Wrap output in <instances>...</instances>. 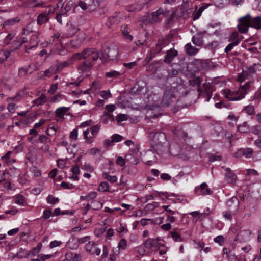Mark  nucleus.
Instances as JSON below:
<instances>
[{
	"mask_svg": "<svg viewBox=\"0 0 261 261\" xmlns=\"http://www.w3.org/2000/svg\"><path fill=\"white\" fill-rule=\"evenodd\" d=\"M185 49L186 53L190 56L194 55L198 51V49L192 46L190 43L185 45Z\"/></svg>",
	"mask_w": 261,
	"mask_h": 261,
	"instance_id": "6ab92c4d",
	"label": "nucleus"
},
{
	"mask_svg": "<svg viewBox=\"0 0 261 261\" xmlns=\"http://www.w3.org/2000/svg\"><path fill=\"white\" fill-rule=\"evenodd\" d=\"M166 45V41L163 40H159L158 43L156 45V52L157 53H160L162 49Z\"/></svg>",
	"mask_w": 261,
	"mask_h": 261,
	"instance_id": "473e14b6",
	"label": "nucleus"
},
{
	"mask_svg": "<svg viewBox=\"0 0 261 261\" xmlns=\"http://www.w3.org/2000/svg\"><path fill=\"white\" fill-rule=\"evenodd\" d=\"M77 31V29L75 27L72 26V25H70L68 28V33L67 35V37H71L76 33Z\"/></svg>",
	"mask_w": 261,
	"mask_h": 261,
	"instance_id": "a19ab883",
	"label": "nucleus"
},
{
	"mask_svg": "<svg viewBox=\"0 0 261 261\" xmlns=\"http://www.w3.org/2000/svg\"><path fill=\"white\" fill-rule=\"evenodd\" d=\"M10 55V51L8 50H0V63L5 61Z\"/></svg>",
	"mask_w": 261,
	"mask_h": 261,
	"instance_id": "393cba45",
	"label": "nucleus"
},
{
	"mask_svg": "<svg viewBox=\"0 0 261 261\" xmlns=\"http://www.w3.org/2000/svg\"><path fill=\"white\" fill-rule=\"evenodd\" d=\"M244 110L246 111V112L248 115H252L254 113V107L251 105H249V106H246Z\"/></svg>",
	"mask_w": 261,
	"mask_h": 261,
	"instance_id": "8fccbe9b",
	"label": "nucleus"
},
{
	"mask_svg": "<svg viewBox=\"0 0 261 261\" xmlns=\"http://www.w3.org/2000/svg\"><path fill=\"white\" fill-rule=\"evenodd\" d=\"M69 110V107H62L58 108L56 110L55 113L58 117L62 118Z\"/></svg>",
	"mask_w": 261,
	"mask_h": 261,
	"instance_id": "412c9836",
	"label": "nucleus"
},
{
	"mask_svg": "<svg viewBox=\"0 0 261 261\" xmlns=\"http://www.w3.org/2000/svg\"><path fill=\"white\" fill-rule=\"evenodd\" d=\"M203 35L202 33H198L192 38L193 43L197 46H201L203 44Z\"/></svg>",
	"mask_w": 261,
	"mask_h": 261,
	"instance_id": "a211bd4d",
	"label": "nucleus"
},
{
	"mask_svg": "<svg viewBox=\"0 0 261 261\" xmlns=\"http://www.w3.org/2000/svg\"><path fill=\"white\" fill-rule=\"evenodd\" d=\"M145 5L144 3H140V4H135L130 6L128 8L129 11H136L141 10Z\"/></svg>",
	"mask_w": 261,
	"mask_h": 261,
	"instance_id": "c85d7f7f",
	"label": "nucleus"
},
{
	"mask_svg": "<svg viewBox=\"0 0 261 261\" xmlns=\"http://www.w3.org/2000/svg\"><path fill=\"white\" fill-rule=\"evenodd\" d=\"M89 134V130L88 129L84 130L83 132L84 138L86 140V142L88 143H91L93 141V139H92L91 137H88Z\"/></svg>",
	"mask_w": 261,
	"mask_h": 261,
	"instance_id": "58836bf2",
	"label": "nucleus"
},
{
	"mask_svg": "<svg viewBox=\"0 0 261 261\" xmlns=\"http://www.w3.org/2000/svg\"><path fill=\"white\" fill-rule=\"evenodd\" d=\"M238 41H236L235 42H233L230 44H229L225 49V51L226 53H228L231 50V49L233 48L234 46L238 45Z\"/></svg>",
	"mask_w": 261,
	"mask_h": 261,
	"instance_id": "09e8293b",
	"label": "nucleus"
},
{
	"mask_svg": "<svg viewBox=\"0 0 261 261\" xmlns=\"http://www.w3.org/2000/svg\"><path fill=\"white\" fill-rule=\"evenodd\" d=\"M95 246V243L93 241H89L88 243L85 245V248L86 251L89 252L92 254H94L93 252H92V250L93 248Z\"/></svg>",
	"mask_w": 261,
	"mask_h": 261,
	"instance_id": "e433bc0d",
	"label": "nucleus"
},
{
	"mask_svg": "<svg viewBox=\"0 0 261 261\" xmlns=\"http://www.w3.org/2000/svg\"><path fill=\"white\" fill-rule=\"evenodd\" d=\"M249 27L256 29L261 28V17L252 18L249 14L239 19L238 29L241 33H245L248 30Z\"/></svg>",
	"mask_w": 261,
	"mask_h": 261,
	"instance_id": "f03ea898",
	"label": "nucleus"
},
{
	"mask_svg": "<svg viewBox=\"0 0 261 261\" xmlns=\"http://www.w3.org/2000/svg\"><path fill=\"white\" fill-rule=\"evenodd\" d=\"M61 187L65 189H72L74 188L72 184H68L65 181H63L61 183Z\"/></svg>",
	"mask_w": 261,
	"mask_h": 261,
	"instance_id": "052dcab7",
	"label": "nucleus"
},
{
	"mask_svg": "<svg viewBox=\"0 0 261 261\" xmlns=\"http://www.w3.org/2000/svg\"><path fill=\"white\" fill-rule=\"evenodd\" d=\"M27 73H28V70L25 68L22 67L19 69L18 75L20 77H23L25 75H27Z\"/></svg>",
	"mask_w": 261,
	"mask_h": 261,
	"instance_id": "774afa93",
	"label": "nucleus"
},
{
	"mask_svg": "<svg viewBox=\"0 0 261 261\" xmlns=\"http://www.w3.org/2000/svg\"><path fill=\"white\" fill-rule=\"evenodd\" d=\"M71 59H72V62H73V60L84 59L85 58L83 56L82 53H79L73 55Z\"/></svg>",
	"mask_w": 261,
	"mask_h": 261,
	"instance_id": "864d4df0",
	"label": "nucleus"
},
{
	"mask_svg": "<svg viewBox=\"0 0 261 261\" xmlns=\"http://www.w3.org/2000/svg\"><path fill=\"white\" fill-rule=\"evenodd\" d=\"M175 19H177L176 14L173 12L169 18L166 21V25L168 27H170L174 22Z\"/></svg>",
	"mask_w": 261,
	"mask_h": 261,
	"instance_id": "c9c22d12",
	"label": "nucleus"
},
{
	"mask_svg": "<svg viewBox=\"0 0 261 261\" xmlns=\"http://www.w3.org/2000/svg\"><path fill=\"white\" fill-rule=\"evenodd\" d=\"M15 202L19 205H23L25 202V198L21 195H17L15 196Z\"/></svg>",
	"mask_w": 261,
	"mask_h": 261,
	"instance_id": "4c0bfd02",
	"label": "nucleus"
},
{
	"mask_svg": "<svg viewBox=\"0 0 261 261\" xmlns=\"http://www.w3.org/2000/svg\"><path fill=\"white\" fill-rule=\"evenodd\" d=\"M178 88L171 87L167 88L164 92L161 105L163 107H168L176 100Z\"/></svg>",
	"mask_w": 261,
	"mask_h": 261,
	"instance_id": "7ed1b4c3",
	"label": "nucleus"
},
{
	"mask_svg": "<svg viewBox=\"0 0 261 261\" xmlns=\"http://www.w3.org/2000/svg\"><path fill=\"white\" fill-rule=\"evenodd\" d=\"M99 95L101 97L105 99L112 97V94L109 90L101 91L99 92Z\"/></svg>",
	"mask_w": 261,
	"mask_h": 261,
	"instance_id": "79ce46f5",
	"label": "nucleus"
},
{
	"mask_svg": "<svg viewBox=\"0 0 261 261\" xmlns=\"http://www.w3.org/2000/svg\"><path fill=\"white\" fill-rule=\"evenodd\" d=\"M204 8L203 7H201L199 8V9L197 11L195 12L193 15V20H196L198 19L199 17L201 16L202 12L204 10Z\"/></svg>",
	"mask_w": 261,
	"mask_h": 261,
	"instance_id": "a18cd8bd",
	"label": "nucleus"
},
{
	"mask_svg": "<svg viewBox=\"0 0 261 261\" xmlns=\"http://www.w3.org/2000/svg\"><path fill=\"white\" fill-rule=\"evenodd\" d=\"M82 53L85 59H86L93 54V51L91 49L86 48Z\"/></svg>",
	"mask_w": 261,
	"mask_h": 261,
	"instance_id": "4d7b16f0",
	"label": "nucleus"
},
{
	"mask_svg": "<svg viewBox=\"0 0 261 261\" xmlns=\"http://www.w3.org/2000/svg\"><path fill=\"white\" fill-rule=\"evenodd\" d=\"M169 11L167 9L160 8L151 14L149 20L151 23L158 22L160 21L163 16L167 15Z\"/></svg>",
	"mask_w": 261,
	"mask_h": 261,
	"instance_id": "39448f33",
	"label": "nucleus"
},
{
	"mask_svg": "<svg viewBox=\"0 0 261 261\" xmlns=\"http://www.w3.org/2000/svg\"><path fill=\"white\" fill-rule=\"evenodd\" d=\"M121 30L123 37L130 41L133 40V36L129 34L128 28L127 25H123L121 28Z\"/></svg>",
	"mask_w": 261,
	"mask_h": 261,
	"instance_id": "5701e85b",
	"label": "nucleus"
},
{
	"mask_svg": "<svg viewBox=\"0 0 261 261\" xmlns=\"http://www.w3.org/2000/svg\"><path fill=\"white\" fill-rule=\"evenodd\" d=\"M128 116L126 114H119L116 116V120L118 122L127 120Z\"/></svg>",
	"mask_w": 261,
	"mask_h": 261,
	"instance_id": "3c124183",
	"label": "nucleus"
},
{
	"mask_svg": "<svg viewBox=\"0 0 261 261\" xmlns=\"http://www.w3.org/2000/svg\"><path fill=\"white\" fill-rule=\"evenodd\" d=\"M251 232L248 229H245L240 231L234 239L235 241H238L240 242H245L251 239Z\"/></svg>",
	"mask_w": 261,
	"mask_h": 261,
	"instance_id": "6e6552de",
	"label": "nucleus"
},
{
	"mask_svg": "<svg viewBox=\"0 0 261 261\" xmlns=\"http://www.w3.org/2000/svg\"><path fill=\"white\" fill-rule=\"evenodd\" d=\"M248 191L250 194L252 193L254 195H261V181H258L250 184L248 186Z\"/></svg>",
	"mask_w": 261,
	"mask_h": 261,
	"instance_id": "9d476101",
	"label": "nucleus"
},
{
	"mask_svg": "<svg viewBox=\"0 0 261 261\" xmlns=\"http://www.w3.org/2000/svg\"><path fill=\"white\" fill-rule=\"evenodd\" d=\"M73 6V2L69 1L65 4L63 8L60 12L61 13V14L65 15L67 13V12L72 9Z\"/></svg>",
	"mask_w": 261,
	"mask_h": 261,
	"instance_id": "b1692460",
	"label": "nucleus"
},
{
	"mask_svg": "<svg viewBox=\"0 0 261 261\" xmlns=\"http://www.w3.org/2000/svg\"><path fill=\"white\" fill-rule=\"evenodd\" d=\"M62 244V242L60 241L54 240L51 241L49 244V247L53 248L56 247L60 246Z\"/></svg>",
	"mask_w": 261,
	"mask_h": 261,
	"instance_id": "6e6d98bb",
	"label": "nucleus"
},
{
	"mask_svg": "<svg viewBox=\"0 0 261 261\" xmlns=\"http://www.w3.org/2000/svg\"><path fill=\"white\" fill-rule=\"evenodd\" d=\"M171 236L172 239L176 242H181L182 239H181L180 236L177 232L174 231L171 232Z\"/></svg>",
	"mask_w": 261,
	"mask_h": 261,
	"instance_id": "de8ad7c7",
	"label": "nucleus"
},
{
	"mask_svg": "<svg viewBox=\"0 0 261 261\" xmlns=\"http://www.w3.org/2000/svg\"><path fill=\"white\" fill-rule=\"evenodd\" d=\"M16 109L15 104L14 103H9L7 106L8 111L11 113H14Z\"/></svg>",
	"mask_w": 261,
	"mask_h": 261,
	"instance_id": "69168bd1",
	"label": "nucleus"
},
{
	"mask_svg": "<svg viewBox=\"0 0 261 261\" xmlns=\"http://www.w3.org/2000/svg\"><path fill=\"white\" fill-rule=\"evenodd\" d=\"M87 196L88 201H89V200H93V199H95L97 196V193L96 192L92 191V192H91L89 193H88L87 195Z\"/></svg>",
	"mask_w": 261,
	"mask_h": 261,
	"instance_id": "680f3d73",
	"label": "nucleus"
},
{
	"mask_svg": "<svg viewBox=\"0 0 261 261\" xmlns=\"http://www.w3.org/2000/svg\"><path fill=\"white\" fill-rule=\"evenodd\" d=\"M93 65L91 62L88 60H85L77 66V70L82 73H85L90 71L92 68Z\"/></svg>",
	"mask_w": 261,
	"mask_h": 261,
	"instance_id": "9b49d317",
	"label": "nucleus"
},
{
	"mask_svg": "<svg viewBox=\"0 0 261 261\" xmlns=\"http://www.w3.org/2000/svg\"><path fill=\"white\" fill-rule=\"evenodd\" d=\"M57 72V71L56 70V67H55V66L54 65V66L50 67L47 70H46L44 72L43 76L49 77L53 74H54Z\"/></svg>",
	"mask_w": 261,
	"mask_h": 261,
	"instance_id": "cd10ccee",
	"label": "nucleus"
},
{
	"mask_svg": "<svg viewBox=\"0 0 261 261\" xmlns=\"http://www.w3.org/2000/svg\"><path fill=\"white\" fill-rule=\"evenodd\" d=\"M261 70V64H254L253 66L247 67L245 70H244V73L247 75H249L255 73L256 71Z\"/></svg>",
	"mask_w": 261,
	"mask_h": 261,
	"instance_id": "ddd939ff",
	"label": "nucleus"
},
{
	"mask_svg": "<svg viewBox=\"0 0 261 261\" xmlns=\"http://www.w3.org/2000/svg\"><path fill=\"white\" fill-rule=\"evenodd\" d=\"M144 246L146 249H151L152 247H158L163 246L162 243V239L158 237L156 238H148L144 242Z\"/></svg>",
	"mask_w": 261,
	"mask_h": 261,
	"instance_id": "423d86ee",
	"label": "nucleus"
},
{
	"mask_svg": "<svg viewBox=\"0 0 261 261\" xmlns=\"http://www.w3.org/2000/svg\"><path fill=\"white\" fill-rule=\"evenodd\" d=\"M17 257L19 258H27V252L25 250L21 249L17 253Z\"/></svg>",
	"mask_w": 261,
	"mask_h": 261,
	"instance_id": "13d9d810",
	"label": "nucleus"
},
{
	"mask_svg": "<svg viewBox=\"0 0 261 261\" xmlns=\"http://www.w3.org/2000/svg\"><path fill=\"white\" fill-rule=\"evenodd\" d=\"M20 19L18 17H15L6 20L4 22L3 24L5 26H12L18 23Z\"/></svg>",
	"mask_w": 261,
	"mask_h": 261,
	"instance_id": "bb28decb",
	"label": "nucleus"
},
{
	"mask_svg": "<svg viewBox=\"0 0 261 261\" xmlns=\"http://www.w3.org/2000/svg\"><path fill=\"white\" fill-rule=\"evenodd\" d=\"M123 137L119 134H114L112 136L114 142H118L122 140Z\"/></svg>",
	"mask_w": 261,
	"mask_h": 261,
	"instance_id": "338daca9",
	"label": "nucleus"
},
{
	"mask_svg": "<svg viewBox=\"0 0 261 261\" xmlns=\"http://www.w3.org/2000/svg\"><path fill=\"white\" fill-rule=\"evenodd\" d=\"M238 36H239V34L238 33H236V32L232 33L229 37V41H231L232 42L237 41H238V44H239V42H240V40L238 38Z\"/></svg>",
	"mask_w": 261,
	"mask_h": 261,
	"instance_id": "c03bdc74",
	"label": "nucleus"
},
{
	"mask_svg": "<svg viewBox=\"0 0 261 261\" xmlns=\"http://www.w3.org/2000/svg\"><path fill=\"white\" fill-rule=\"evenodd\" d=\"M32 39L36 40V41L34 42V43L32 44V45H30L29 47L28 48L27 46H25V51L27 52H28L29 49H31L36 46H37L38 44V40H37V37L36 35H33L32 36Z\"/></svg>",
	"mask_w": 261,
	"mask_h": 261,
	"instance_id": "ea45409f",
	"label": "nucleus"
},
{
	"mask_svg": "<svg viewBox=\"0 0 261 261\" xmlns=\"http://www.w3.org/2000/svg\"><path fill=\"white\" fill-rule=\"evenodd\" d=\"M253 83L252 82H246L244 85L241 86L238 90L234 91V98L233 99L236 100H239L243 99L247 92V90Z\"/></svg>",
	"mask_w": 261,
	"mask_h": 261,
	"instance_id": "20e7f679",
	"label": "nucleus"
},
{
	"mask_svg": "<svg viewBox=\"0 0 261 261\" xmlns=\"http://www.w3.org/2000/svg\"><path fill=\"white\" fill-rule=\"evenodd\" d=\"M214 241L216 243H219L221 245H222L224 241V238L223 236H218L214 238Z\"/></svg>",
	"mask_w": 261,
	"mask_h": 261,
	"instance_id": "bf43d9fd",
	"label": "nucleus"
},
{
	"mask_svg": "<svg viewBox=\"0 0 261 261\" xmlns=\"http://www.w3.org/2000/svg\"><path fill=\"white\" fill-rule=\"evenodd\" d=\"M108 77H117L120 75V73L116 71H111L106 73Z\"/></svg>",
	"mask_w": 261,
	"mask_h": 261,
	"instance_id": "49530a36",
	"label": "nucleus"
},
{
	"mask_svg": "<svg viewBox=\"0 0 261 261\" xmlns=\"http://www.w3.org/2000/svg\"><path fill=\"white\" fill-rule=\"evenodd\" d=\"M48 15L49 14L47 13H42L40 14L37 17V24L39 25H41L46 23L49 19Z\"/></svg>",
	"mask_w": 261,
	"mask_h": 261,
	"instance_id": "4468645a",
	"label": "nucleus"
},
{
	"mask_svg": "<svg viewBox=\"0 0 261 261\" xmlns=\"http://www.w3.org/2000/svg\"><path fill=\"white\" fill-rule=\"evenodd\" d=\"M149 138L152 147L158 153H162L168 150L169 144L167 142L166 136L164 133L151 132L149 133Z\"/></svg>",
	"mask_w": 261,
	"mask_h": 261,
	"instance_id": "f257e3e1",
	"label": "nucleus"
},
{
	"mask_svg": "<svg viewBox=\"0 0 261 261\" xmlns=\"http://www.w3.org/2000/svg\"><path fill=\"white\" fill-rule=\"evenodd\" d=\"M177 51L173 49H170L169 50L167 53V55H166L164 61L166 63H170L173 61L174 58L177 55Z\"/></svg>",
	"mask_w": 261,
	"mask_h": 261,
	"instance_id": "dca6fc26",
	"label": "nucleus"
},
{
	"mask_svg": "<svg viewBox=\"0 0 261 261\" xmlns=\"http://www.w3.org/2000/svg\"><path fill=\"white\" fill-rule=\"evenodd\" d=\"M105 53L107 54V57H105L104 55H102L100 57V59L106 60L108 58L110 60H114L116 59L118 55V47L115 45L108 47L105 50Z\"/></svg>",
	"mask_w": 261,
	"mask_h": 261,
	"instance_id": "0eeeda50",
	"label": "nucleus"
},
{
	"mask_svg": "<svg viewBox=\"0 0 261 261\" xmlns=\"http://www.w3.org/2000/svg\"><path fill=\"white\" fill-rule=\"evenodd\" d=\"M226 173L225 174V179L229 184H234L237 180V176L231 171L230 168H226Z\"/></svg>",
	"mask_w": 261,
	"mask_h": 261,
	"instance_id": "f8f14e48",
	"label": "nucleus"
},
{
	"mask_svg": "<svg viewBox=\"0 0 261 261\" xmlns=\"http://www.w3.org/2000/svg\"><path fill=\"white\" fill-rule=\"evenodd\" d=\"M201 83V79L199 77L194 78V79L190 81L191 84L193 86L196 85L199 86L200 85Z\"/></svg>",
	"mask_w": 261,
	"mask_h": 261,
	"instance_id": "5fc2aeb1",
	"label": "nucleus"
},
{
	"mask_svg": "<svg viewBox=\"0 0 261 261\" xmlns=\"http://www.w3.org/2000/svg\"><path fill=\"white\" fill-rule=\"evenodd\" d=\"M46 201L48 203L54 204L59 201L58 198H55L53 196L49 195L46 198Z\"/></svg>",
	"mask_w": 261,
	"mask_h": 261,
	"instance_id": "37998d69",
	"label": "nucleus"
},
{
	"mask_svg": "<svg viewBox=\"0 0 261 261\" xmlns=\"http://www.w3.org/2000/svg\"><path fill=\"white\" fill-rule=\"evenodd\" d=\"M46 102V97L45 94L42 93L37 98L33 100V102L37 106L42 105Z\"/></svg>",
	"mask_w": 261,
	"mask_h": 261,
	"instance_id": "4be33fe9",
	"label": "nucleus"
},
{
	"mask_svg": "<svg viewBox=\"0 0 261 261\" xmlns=\"http://www.w3.org/2000/svg\"><path fill=\"white\" fill-rule=\"evenodd\" d=\"M78 131L77 129H74L70 134V138L72 139L76 140L77 139Z\"/></svg>",
	"mask_w": 261,
	"mask_h": 261,
	"instance_id": "0e129e2a",
	"label": "nucleus"
},
{
	"mask_svg": "<svg viewBox=\"0 0 261 261\" xmlns=\"http://www.w3.org/2000/svg\"><path fill=\"white\" fill-rule=\"evenodd\" d=\"M102 176L105 179H107L112 183L115 182L117 180V177L116 176L110 175L107 172L103 173Z\"/></svg>",
	"mask_w": 261,
	"mask_h": 261,
	"instance_id": "7c9ffc66",
	"label": "nucleus"
},
{
	"mask_svg": "<svg viewBox=\"0 0 261 261\" xmlns=\"http://www.w3.org/2000/svg\"><path fill=\"white\" fill-rule=\"evenodd\" d=\"M109 190V185L107 182H101L97 188V190L100 192H106Z\"/></svg>",
	"mask_w": 261,
	"mask_h": 261,
	"instance_id": "c756f323",
	"label": "nucleus"
},
{
	"mask_svg": "<svg viewBox=\"0 0 261 261\" xmlns=\"http://www.w3.org/2000/svg\"><path fill=\"white\" fill-rule=\"evenodd\" d=\"M237 130L241 133H248L250 132V128L247 122H244L238 126Z\"/></svg>",
	"mask_w": 261,
	"mask_h": 261,
	"instance_id": "aec40b11",
	"label": "nucleus"
},
{
	"mask_svg": "<svg viewBox=\"0 0 261 261\" xmlns=\"http://www.w3.org/2000/svg\"><path fill=\"white\" fill-rule=\"evenodd\" d=\"M73 63L72 59L69 58L66 61H65L62 63L56 64L55 66L56 67V70L57 72H59L62 70L64 68L67 67L69 66L70 65L72 64Z\"/></svg>",
	"mask_w": 261,
	"mask_h": 261,
	"instance_id": "2eb2a0df",
	"label": "nucleus"
},
{
	"mask_svg": "<svg viewBox=\"0 0 261 261\" xmlns=\"http://www.w3.org/2000/svg\"><path fill=\"white\" fill-rule=\"evenodd\" d=\"M144 248H145L144 246H139L136 247V251L140 255L143 256L146 253V250Z\"/></svg>",
	"mask_w": 261,
	"mask_h": 261,
	"instance_id": "603ef678",
	"label": "nucleus"
},
{
	"mask_svg": "<svg viewBox=\"0 0 261 261\" xmlns=\"http://www.w3.org/2000/svg\"><path fill=\"white\" fill-rule=\"evenodd\" d=\"M127 242L125 239H122L120 240L118 247L120 250H125L127 248Z\"/></svg>",
	"mask_w": 261,
	"mask_h": 261,
	"instance_id": "72a5a7b5",
	"label": "nucleus"
},
{
	"mask_svg": "<svg viewBox=\"0 0 261 261\" xmlns=\"http://www.w3.org/2000/svg\"><path fill=\"white\" fill-rule=\"evenodd\" d=\"M100 130V126L98 125H94L91 128L92 139L95 138Z\"/></svg>",
	"mask_w": 261,
	"mask_h": 261,
	"instance_id": "f704fd0d",
	"label": "nucleus"
},
{
	"mask_svg": "<svg viewBox=\"0 0 261 261\" xmlns=\"http://www.w3.org/2000/svg\"><path fill=\"white\" fill-rule=\"evenodd\" d=\"M195 191L198 195H210L212 193L210 189L207 188V184L205 182L202 183L199 187H196Z\"/></svg>",
	"mask_w": 261,
	"mask_h": 261,
	"instance_id": "1a4fd4ad",
	"label": "nucleus"
},
{
	"mask_svg": "<svg viewBox=\"0 0 261 261\" xmlns=\"http://www.w3.org/2000/svg\"><path fill=\"white\" fill-rule=\"evenodd\" d=\"M223 94L225 95L226 98L230 99V100L235 101V100L233 99L234 98V91L232 92L229 89H225L223 90Z\"/></svg>",
	"mask_w": 261,
	"mask_h": 261,
	"instance_id": "2f4dec72",
	"label": "nucleus"
},
{
	"mask_svg": "<svg viewBox=\"0 0 261 261\" xmlns=\"http://www.w3.org/2000/svg\"><path fill=\"white\" fill-rule=\"evenodd\" d=\"M27 252V256L29 257V256H35L36 254H38L39 253L36 250L35 248H32L30 251H26Z\"/></svg>",
	"mask_w": 261,
	"mask_h": 261,
	"instance_id": "e2e57ef3",
	"label": "nucleus"
},
{
	"mask_svg": "<svg viewBox=\"0 0 261 261\" xmlns=\"http://www.w3.org/2000/svg\"><path fill=\"white\" fill-rule=\"evenodd\" d=\"M24 42H25L24 39H22L21 40H14L12 42L13 45L11 51L19 48Z\"/></svg>",
	"mask_w": 261,
	"mask_h": 261,
	"instance_id": "a878e982",
	"label": "nucleus"
},
{
	"mask_svg": "<svg viewBox=\"0 0 261 261\" xmlns=\"http://www.w3.org/2000/svg\"><path fill=\"white\" fill-rule=\"evenodd\" d=\"M253 153V150L250 148H241L238 151L239 155H243L246 158H250Z\"/></svg>",
	"mask_w": 261,
	"mask_h": 261,
	"instance_id": "f3484780",
	"label": "nucleus"
}]
</instances>
